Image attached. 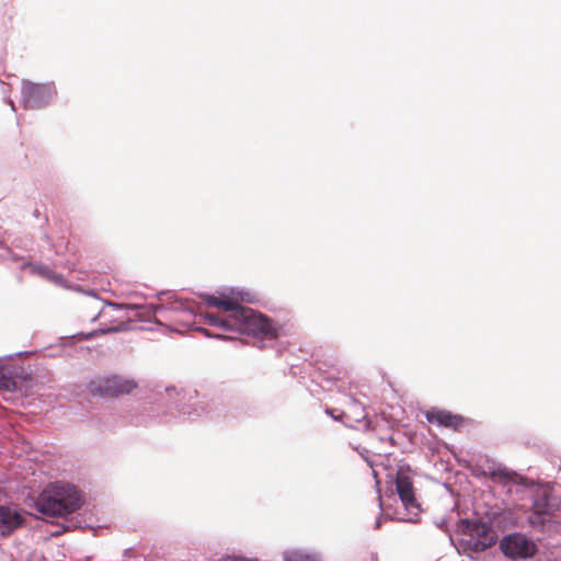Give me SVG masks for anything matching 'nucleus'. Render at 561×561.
<instances>
[{
  "instance_id": "1",
  "label": "nucleus",
  "mask_w": 561,
  "mask_h": 561,
  "mask_svg": "<svg viewBox=\"0 0 561 561\" xmlns=\"http://www.w3.org/2000/svg\"><path fill=\"white\" fill-rule=\"evenodd\" d=\"M224 311L225 314L206 313L204 318L207 324L252 337L254 346L261 350L273 348L276 356L283 354L284 346L278 339L289 334L286 323L275 321L272 317L257 310H247L245 314L231 308L224 309Z\"/></svg>"
},
{
  "instance_id": "2",
  "label": "nucleus",
  "mask_w": 561,
  "mask_h": 561,
  "mask_svg": "<svg viewBox=\"0 0 561 561\" xmlns=\"http://www.w3.org/2000/svg\"><path fill=\"white\" fill-rule=\"evenodd\" d=\"M83 502L84 494L78 486L56 481L38 493L33 500V507L46 516L67 517L80 510Z\"/></svg>"
},
{
  "instance_id": "3",
  "label": "nucleus",
  "mask_w": 561,
  "mask_h": 561,
  "mask_svg": "<svg viewBox=\"0 0 561 561\" xmlns=\"http://www.w3.org/2000/svg\"><path fill=\"white\" fill-rule=\"evenodd\" d=\"M375 483L378 493L379 507L383 512L386 518L396 522H403L410 524H417L421 522L420 513L423 511L420 502L416 499V492L411 477H392V473L387 474V488L386 495L389 497L399 496L402 503L403 511L409 514L408 518L400 516L397 508H392L391 505L383 508L382 500L380 495V480L377 478L374 471Z\"/></svg>"
},
{
  "instance_id": "4",
  "label": "nucleus",
  "mask_w": 561,
  "mask_h": 561,
  "mask_svg": "<svg viewBox=\"0 0 561 561\" xmlns=\"http://www.w3.org/2000/svg\"><path fill=\"white\" fill-rule=\"evenodd\" d=\"M158 403L165 408V411L175 410L181 417L195 419L202 415H210L214 410L206 396L201 397L196 389L165 387L163 391L157 392Z\"/></svg>"
},
{
  "instance_id": "5",
  "label": "nucleus",
  "mask_w": 561,
  "mask_h": 561,
  "mask_svg": "<svg viewBox=\"0 0 561 561\" xmlns=\"http://www.w3.org/2000/svg\"><path fill=\"white\" fill-rule=\"evenodd\" d=\"M158 299L157 302L144 304V311L136 314L138 322H150L157 325H163L157 320V314H163L167 311L188 313L196 317V312L191 308L186 300L180 298L174 290L163 289L153 294Z\"/></svg>"
},
{
  "instance_id": "6",
  "label": "nucleus",
  "mask_w": 561,
  "mask_h": 561,
  "mask_svg": "<svg viewBox=\"0 0 561 561\" xmlns=\"http://www.w3.org/2000/svg\"><path fill=\"white\" fill-rule=\"evenodd\" d=\"M531 510L526 519L534 529L545 530L551 516L561 511V497L549 491L534 490L530 494Z\"/></svg>"
},
{
  "instance_id": "7",
  "label": "nucleus",
  "mask_w": 561,
  "mask_h": 561,
  "mask_svg": "<svg viewBox=\"0 0 561 561\" xmlns=\"http://www.w3.org/2000/svg\"><path fill=\"white\" fill-rule=\"evenodd\" d=\"M31 351L16 352L0 356V362L3 359H12L22 354H31ZM34 377L31 373L26 371L23 366H10L0 364V389L10 394L23 396L32 389Z\"/></svg>"
},
{
  "instance_id": "8",
  "label": "nucleus",
  "mask_w": 561,
  "mask_h": 561,
  "mask_svg": "<svg viewBox=\"0 0 561 561\" xmlns=\"http://www.w3.org/2000/svg\"><path fill=\"white\" fill-rule=\"evenodd\" d=\"M497 541L502 554L513 561L529 560L539 551L536 540L531 536L519 531L505 534Z\"/></svg>"
},
{
  "instance_id": "9",
  "label": "nucleus",
  "mask_w": 561,
  "mask_h": 561,
  "mask_svg": "<svg viewBox=\"0 0 561 561\" xmlns=\"http://www.w3.org/2000/svg\"><path fill=\"white\" fill-rule=\"evenodd\" d=\"M87 388L91 393L101 397H118L131 393L137 388V382L133 378L110 374L91 379Z\"/></svg>"
},
{
  "instance_id": "10",
  "label": "nucleus",
  "mask_w": 561,
  "mask_h": 561,
  "mask_svg": "<svg viewBox=\"0 0 561 561\" xmlns=\"http://www.w3.org/2000/svg\"><path fill=\"white\" fill-rule=\"evenodd\" d=\"M497 542V534L494 530L493 523L486 525L483 529L474 530V534L459 539L458 551H461L470 559L473 554L485 551Z\"/></svg>"
},
{
  "instance_id": "11",
  "label": "nucleus",
  "mask_w": 561,
  "mask_h": 561,
  "mask_svg": "<svg viewBox=\"0 0 561 561\" xmlns=\"http://www.w3.org/2000/svg\"><path fill=\"white\" fill-rule=\"evenodd\" d=\"M423 414L428 423L456 432L473 423V420L470 417L438 407H431Z\"/></svg>"
},
{
  "instance_id": "12",
  "label": "nucleus",
  "mask_w": 561,
  "mask_h": 561,
  "mask_svg": "<svg viewBox=\"0 0 561 561\" xmlns=\"http://www.w3.org/2000/svg\"><path fill=\"white\" fill-rule=\"evenodd\" d=\"M24 523L25 519L15 505L0 504V535L2 537L11 536Z\"/></svg>"
},
{
  "instance_id": "13",
  "label": "nucleus",
  "mask_w": 561,
  "mask_h": 561,
  "mask_svg": "<svg viewBox=\"0 0 561 561\" xmlns=\"http://www.w3.org/2000/svg\"><path fill=\"white\" fill-rule=\"evenodd\" d=\"M22 95L27 107L38 108L47 103L49 90L43 84L24 82L22 85Z\"/></svg>"
},
{
  "instance_id": "14",
  "label": "nucleus",
  "mask_w": 561,
  "mask_h": 561,
  "mask_svg": "<svg viewBox=\"0 0 561 561\" xmlns=\"http://www.w3.org/2000/svg\"><path fill=\"white\" fill-rule=\"evenodd\" d=\"M228 298L234 305L231 309H238L242 313H247V310H253L243 305V302L254 304L260 300V295L255 291L240 288V287H229L227 288Z\"/></svg>"
},
{
  "instance_id": "15",
  "label": "nucleus",
  "mask_w": 561,
  "mask_h": 561,
  "mask_svg": "<svg viewBox=\"0 0 561 561\" xmlns=\"http://www.w3.org/2000/svg\"><path fill=\"white\" fill-rule=\"evenodd\" d=\"M492 522L490 519L483 520L480 518H469V517L458 518L454 526V530L457 534L462 535V537H467L469 535L474 534V530H479L481 528L483 529L486 525H489Z\"/></svg>"
},
{
  "instance_id": "16",
  "label": "nucleus",
  "mask_w": 561,
  "mask_h": 561,
  "mask_svg": "<svg viewBox=\"0 0 561 561\" xmlns=\"http://www.w3.org/2000/svg\"><path fill=\"white\" fill-rule=\"evenodd\" d=\"M198 296L203 301L210 307L220 309L231 308L234 304L228 298L227 288H221L216 294L201 293Z\"/></svg>"
},
{
  "instance_id": "17",
  "label": "nucleus",
  "mask_w": 561,
  "mask_h": 561,
  "mask_svg": "<svg viewBox=\"0 0 561 561\" xmlns=\"http://www.w3.org/2000/svg\"><path fill=\"white\" fill-rule=\"evenodd\" d=\"M283 561H322V559L318 551L294 548L283 552Z\"/></svg>"
},
{
  "instance_id": "18",
  "label": "nucleus",
  "mask_w": 561,
  "mask_h": 561,
  "mask_svg": "<svg viewBox=\"0 0 561 561\" xmlns=\"http://www.w3.org/2000/svg\"><path fill=\"white\" fill-rule=\"evenodd\" d=\"M49 282L55 284L56 286H59V287H62V288H67V289H72V290L78 291V293H83L87 296H91L94 299H99V294H98V291L95 289L84 290L83 287L80 284L70 285L67 282V279L64 277L62 274L56 273L55 271H54L53 277L49 279Z\"/></svg>"
},
{
  "instance_id": "19",
  "label": "nucleus",
  "mask_w": 561,
  "mask_h": 561,
  "mask_svg": "<svg viewBox=\"0 0 561 561\" xmlns=\"http://www.w3.org/2000/svg\"><path fill=\"white\" fill-rule=\"evenodd\" d=\"M20 267L21 270H28L32 275H37L48 282L54 274V271L47 264L44 263L23 261Z\"/></svg>"
},
{
  "instance_id": "20",
  "label": "nucleus",
  "mask_w": 561,
  "mask_h": 561,
  "mask_svg": "<svg viewBox=\"0 0 561 561\" xmlns=\"http://www.w3.org/2000/svg\"><path fill=\"white\" fill-rule=\"evenodd\" d=\"M98 300L102 301V299L100 297ZM103 304L105 306L112 308L114 311L130 312L134 321H137L136 314L140 313V311H144V305H140V304L113 302V301H107V300H103Z\"/></svg>"
},
{
  "instance_id": "21",
  "label": "nucleus",
  "mask_w": 561,
  "mask_h": 561,
  "mask_svg": "<svg viewBox=\"0 0 561 561\" xmlns=\"http://www.w3.org/2000/svg\"><path fill=\"white\" fill-rule=\"evenodd\" d=\"M490 473L494 479L502 480L505 483L513 482L516 472L502 463L494 465Z\"/></svg>"
},
{
  "instance_id": "22",
  "label": "nucleus",
  "mask_w": 561,
  "mask_h": 561,
  "mask_svg": "<svg viewBox=\"0 0 561 561\" xmlns=\"http://www.w3.org/2000/svg\"><path fill=\"white\" fill-rule=\"evenodd\" d=\"M11 260L12 262H19L22 256L14 253L3 241L0 240V261Z\"/></svg>"
},
{
  "instance_id": "23",
  "label": "nucleus",
  "mask_w": 561,
  "mask_h": 561,
  "mask_svg": "<svg viewBox=\"0 0 561 561\" xmlns=\"http://www.w3.org/2000/svg\"><path fill=\"white\" fill-rule=\"evenodd\" d=\"M131 322H135L133 320L131 314L128 317V320L126 321H118L116 324L111 325L112 334L114 333H121V332H127L133 329Z\"/></svg>"
},
{
  "instance_id": "24",
  "label": "nucleus",
  "mask_w": 561,
  "mask_h": 561,
  "mask_svg": "<svg viewBox=\"0 0 561 561\" xmlns=\"http://www.w3.org/2000/svg\"><path fill=\"white\" fill-rule=\"evenodd\" d=\"M412 473H415L412 467L408 462L401 460L398 465L396 473H392V477H411Z\"/></svg>"
},
{
  "instance_id": "25",
  "label": "nucleus",
  "mask_w": 561,
  "mask_h": 561,
  "mask_svg": "<svg viewBox=\"0 0 561 561\" xmlns=\"http://www.w3.org/2000/svg\"><path fill=\"white\" fill-rule=\"evenodd\" d=\"M355 450L358 453V455L360 456V458L370 467L373 468L374 467V460L371 459L370 457V450L365 448V447H362V446H357L355 448Z\"/></svg>"
},
{
  "instance_id": "26",
  "label": "nucleus",
  "mask_w": 561,
  "mask_h": 561,
  "mask_svg": "<svg viewBox=\"0 0 561 561\" xmlns=\"http://www.w3.org/2000/svg\"><path fill=\"white\" fill-rule=\"evenodd\" d=\"M75 336L79 337V340L81 341H90L96 337V333L95 330H92L90 332H78L77 334H75Z\"/></svg>"
},
{
  "instance_id": "27",
  "label": "nucleus",
  "mask_w": 561,
  "mask_h": 561,
  "mask_svg": "<svg viewBox=\"0 0 561 561\" xmlns=\"http://www.w3.org/2000/svg\"><path fill=\"white\" fill-rule=\"evenodd\" d=\"M96 336L112 334L111 325L103 324L98 329H94Z\"/></svg>"
},
{
  "instance_id": "28",
  "label": "nucleus",
  "mask_w": 561,
  "mask_h": 561,
  "mask_svg": "<svg viewBox=\"0 0 561 561\" xmlns=\"http://www.w3.org/2000/svg\"><path fill=\"white\" fill-rule=\"evenodd\" d=\"M448 518L447 517H442L438 522H436V527L442 529V530H445V531H448Z\"/></svg>"
},
{
  "instance_id": "29",
  "label": "nucleus",
  "mask_w": 561,
  "mask_h": 561,
  "mask_svg": "<svg viewBox=\"0 0 561 561\" xmlns=\"http://www.w3.org/2000/svg\"><path fill=\"white\" fill-rule=\"evenodd\" d=\"M325 414L330 415L335 421H340V416L344 415V412L340 411V415L337 416L336 414H334V410L333 409L327 407L325 408Z\"/></svg>"
},
{
  "instance_id": "30",
  "label": "nucleus",
  "mask_w": 561,
  "mask_h": 561,
  "mask_svg": "<svg viewBox=\"0 0 561 561\" xmlns=\"http://www.w3.org/2000/svg\"><path fill=\"white\" fill-rule=\"evenodd\" d=\"M381 525H382V515L380 514V515L376 518V520H375V523H374V529H376V530H377V529H380V528H381Z\"/></svg>"
},
{
  "instance_id": "31",
  "label": "nucleus",
  "mask_w": 561,
  "mask_h": 561,
  "mask_svg": "<svg viewBox=\"0 0 561 561\" xmlns=\"http://www.w3.org/2000/svg\"><path fill=\"white\" fill-rule=\"evenodd\" d=\"M206 336H207V337H214V339H222V340H227V336H226V335H224V334H219V333H217V334H209V333L207 332V333H206Z\"/></svg>"
},
{
  "instance_id": "32",
  "label": "nucleus",
  "mask_w": 561,
  "mask_h": 561,
  "mask_svg": "<svg viewBox=\"0 0 561 561\" xmlns=\"http://www.w3.org/2000/svg\"><path fill=\"white\" fill-rule=\"evenodd\" d=\"M351 400H352V402H353V404H354V405L359 407V408H362V409H363V407H362L360 402H359V401H357V399H356V398L352 397V398H351ZM363 412H364V411L362 410V413H363Z\"/></svg>"
},
{
  "instance_id": "33",
  "label": "nucleus",
  "mask_w": 561,
  "mask_h": 561,
  "mask_svg": "<svg viewBox=\"0 0 561 561\" xmlns=\"http://www.w3.org/2000/svg\"><path fill=\"white\" fill-rule=\"evenodd\" d=\"M383 440V438H381ZM385 440L389 442L391 445H396V439L393 436H389L387 438H385Z\"/></svg>"
},
{
  "instance_id": "34",
  "label": "nucleus",
  "mask_w": 561,
  "mask_h": 561,
  "mask_svg": "<svg viewBox=\"0 0 561 561\" xmlns=\"http://www.w3.org/2000/svg\"><path fill=\"white\" fill-rule=\"evenodd\" d=\"M102 309L91 319V322H95L102 314Z\"/></svg>"
},
{
  "instance_id": "35",
  "label": "nucleus",
  "mask_w": 561,
  "mask_h": 561,
  "mask_svg": "<svg viewBox=\"0 0 561 561\" xmlns=\"http://www.w3.org/2000/svg\"><path fill=\"white\" fill-rule=\"evenodd\" d=\"M548 561H561V556L548 559Z\"/></svg>"
},
{
  "instance_id": "36",
  "label": "nucleus",
  "mask_w": 561,
  "mask_h": 561,
  "mask_svg": "<svg viewBox=\"0 0 561 561\" xmlns=\"http://www.w3.org/2000/svg\"><path fill=\"white\" fill-rule=\"evenodd\" d=\"M33 215H34V217H35V218H37V219H38V218L41 217L42 213L36 211V213H33Z\"/></svg>"
},
{
  "instance_id": "37",
  "label": "nucleus",
  "mask_w": 561,
  "mask_h": 561,
  "mask_svg": "<svg viewBox=\"0 0 561 561\" xmlns=\"http://www.w3.org/2000/svg\"><path fill=\"white\" fill-rule=\"evenodd\" d=\"M366 417V415L363 413L360 417H357L356 421H360V420H364Z\"/></svg>"
},
{
  "instance_id": "38",
  "label": "nucleus",
  "mask_w": 561,
  "mask_h": 561,
  "mask_svg": "<svg viewBox=\"0 0 561 561\" xmlns=\"http://www.w3.org/2000/svg\"><path fill=\"white\" fill-rule=\"evenodd\" d=\"M68 267H69L70 270H72V268L75 267V263H70V262H69V263H68Z\"/></svg>"
},
{
  "instance_id": "39",
  "label": "nucleus",
  "mask_w": 561,
  "mask_h": 561,
  "mask_svg": "<svg viewBox=\"0 0 561 561\" xmlns=\"http://www.w3.org/2000/svg\"><path fill=\"white\" fill-rule=\"evenodd\" d=\"M78 527H80V528H89L90 525H78Z\"/></svg>"
},
{
  "instance_id": "40",
  "label": "nucleus",
  "mask_w": 561,
  "mask_h": 561,
  "mask_svg": "<svg viewBox=\"0 0 561 561\" xmlns=\"http://www.w3.org/2000/svg\"><path fill=\"white\" fill-rule=\"evenodd\" d=\"M559 470L561 471V459H560V463H559Z\"/></svg>"
}]
</instances>
